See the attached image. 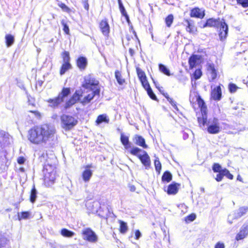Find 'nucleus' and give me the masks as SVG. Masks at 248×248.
Masks as SVG:
<instances>
[{"label": "nucleus", "mask_w": 248, "mask_h": 248, "mask_svg": "<svg viewBox=\"0 0 248 248\" xmlns=\"http://www.w3.org/2000/svg\"><path fill=\"white\" fill-rule=\"evenodd\" d=\"M98 80H96L92 75H88L85 76L82 85L85 89L93 90L95 88V86L98 85Z\"/></svg>", "instance_id": "obj_4"}, {"label": "nucleus", "mask_w": 248, "mask_h": 248, "mask_svg": "<svg viewBox=\"0 0 248 248\" xmlns=\"http://www.w3.org/2000/svg\"><path fill=\"white\" fill-rule=\"evenodd\" d=\"M6 44L7 47L11 46L15 41L14 37L11 34H7L5 36Z\"/></svg>", "instance_id": "obj_34"}, {"label": "nucleus", "mask_w": 248, "mask_h": 248, "mask_svg": "<svg viewBox=\"0 0 248 248\" xmlns=\"http://www.w3.org/2000/svg\"><path fill=\"white\" fill-rule=\"evenodd\" d=\"M207 70L211 79H215L217 77V71L215 68L214 65L212 63H208Z\"/></svg>", "instance_id": "obj_22"}, {"label": "nucleus", "mask_w": 248, "mask_h": 248, "mask_svg": "<svg viewBox=\"0 0 248 248\" xmlns=\"http://www.w3.org/2000/svg\"><path fill=\"white\" fill-rule=\"evenodd\" d=\"M141 233L139 230H137L135 232V237L136 239H139L141 236Z\"/></svg>", "instance_id": "obj_64"}, {"label": "nucleus", "mask_w": 248, "mask_h": 248, "mask_svg": "<svg viewBox=\"0 0 248 248\" xmlns=\"http://www.w3.org/2000/svg\"><path fill=\"white\" fill-rule=\"evenodd\" d=\"M115 77L119 85H122L124 83L125 79L122 77L121 73L119 71L116 70L115 71Z\"/></svg>", "instance_id": "obj_28"}, {"label": "nucleus", "mask_w": 248, "mask_h": 248, "mask_svg": "<svg viewBox=\"0 0 248 248\" xmlns=\"http://www.w3.org/2000/svg\"><path fill=\"white\" fill-rule=\"evenodd\" d=\"M71 68V65L70 63H63L60 70L61 75H63L68 70Z\"/></svg>", "instance_id": "obj_36"}, {"label": "nucleus", "mask_w": 248, "mask_h": 248, "mask_svg": "<svg viewBox=\"0 0 248 248\" xmlns=\"http://www.w3.org/2000/svg\"><path fill=\"white\" fill-rule=\"evenodd\" d=\"M61 24L63 27V31L65 32L66 34H68L69 33V29L68 26L66 24L64 20H62L61 21Z\"/></svg>", "instance_id": "obj_53"}, {"label": "nucleus", "mask_w": 248, "mask_h": 248, "mask_svg": "<svg viewBox=\"0 0 248 248\" xmlns=\"http://www.w3.org/2000/svg\"><path fill=\"white\" fill-rule=\"evenodd\" d=\"M196 215L194 214H192L188 216H187L186 218V221H193L196 218Z\"/></svg>", "instance_id": "obj_57"}, {"label": "nucleus", "mask_w": 248, "mask_h": 248, "mask_svg": "<svg viewBox=\"0 0 248 248\" xmlns=\"http://www.w3.org/2000/svg\"><path fill=\"white\" fill-rule=\"evenodd\" d=\"M133 140L136 144L142 147L143 148H147V145L145 143V140L141 136L136 135L134 136Z\"/></svg>", "instance_id": "obj_19"}, {"label": "nucleus", "mask_w": 248, "mask_h": 248, "mask_svg": "<svg viewBox=\"0 0 248 248\" xmlns=\"http://www.w3.org/2000/svg\"><path fill=\"white\" fill-rule=\"evenodd\" d=\"M77 64L80 70H84L87 64V59L83 57L78 58L77 62Z\"/></svg>", "instance_id": "obj_21"}, {"label": "nucleus", "mask_w": 248, "mask_h": 248, "mask_svg": "<svg viewBox=\"0 0 248 248\" xmlns=\"http://www.w3.org/2000/svg\"><path fill=\"white\" fill-rule=\"evenodd\" d=\"M154 164L155 170L159 173L161 169V164L157 158L155 159Z\"/></svg>", "instance_id": "obj_45"}, {"label": "nucleus", "mask_w": 248, "mask_h": 248, "mask_svg": "<svg viewBox=\"0 0 248 248\" xmlns=\"http://www.w3.org/2000/svg\"><path fill=\"white\" fill-rule=\"evenodd\" d=\"M215 248H225V246L223 243L219 242L216 244Z\"/></svg>", "instance_id": "obj_62"}, {"label": "nucleus", "mask_w": 248, "mask_h": 248, "mask_svg": "<svg viewBox=\"0 0 248 248\" xmlns=\"http://www.w3.org/2000/svg\"><path fill=\"white\" fill-rule=\"evenodd\" d=\"M218 173H218L216 177L215 178V179L217 180V181L220 182L222 180V179L223 177V175L222 174V171L218 172Z\"/></svg>", "instance_id": "obj_58"}, {"label": "nucleus", "mask_w": 248, "mask_h": 248, "mask_svg": "<svg viewBox=\"0 0 248 248\" xmlns=\"http://www.w3.org/2000/svg\"><path fill=\"white\" fill-rule=\"evenodd\" d=\"M83 4L84 6V8L85 9H86L87 11L89 10V5L88 4V0H84L83 1Z\"/></svg>", "instance_id": "obj_61"}, {"label": "nucleus", "mask_w": 248, "mask_h": 248, "mask_svg": "<svg viewBox=\"0 0 248 248\" xmlns=\"http://www.w3.org/2000/svg\"><path fill=\"white\" fill-rule=\"evenodd\" d=\"M141 151H142V150L140 149L138 147H133L130 150V153L138 157L139 153Z\"/></svg>", "instance_id": "obj_49"}, {"label": "nucleus", "mask_w": 248, "mask_h": 248, "mask_svg": "<svg viewBox=\"0 0 248 248\" xmlns=\"http://www.w3.org/2000/svg\"><path fill=\"white\" fill-rule=\"evenodd\" d=\"M220 27L219 36L220 40L223 41L226 38L228 34V25L224 22L221 23Z\"/></svg>", "instance_id": "obj_12"}, {"label": "nucleus", "mask_w": 248, "mask_h": 248, "mask_svg": "<svg viewBox=\"0 0 248 248\" xmlns=\"http://www.w3.org/2000/svg\"><path fill=\"white\" fill-rule=\"evenodd\" d=\"M221 90L220 86H217L212 91L211 96L213 99L219 100L221 98Z\"/></svg>", "instance_id": "obj_16"}, {"label": "nucleus", "mask_w": 248, "mask_h": 248, "mask_svg": "<svg viewBox=\"0 0 248 248\" xmlns=\"http://www.w3.org/2000/svg\"><path fill=\"white\" fill-rule=\"evenodd\" d=\"M107 211L109 214V215H108V214H107L106 216L101 215L100 213H99L98 215L101 216L102 217L106 218V219H107L109 217H111V215H112V216H114L113 213L112 212H111L108 208H107Z\"/></svg>", "instance_id": "obj_60"}, {"label": "nucleus", "mask_w": 248, "mask_h": 248, "mask_svg": "<svg viewBox=\"0 0 248 248\" xmlns=\"http://www.w3.org/2000/svg\"><path fill=\"white\" fill-rule=\"evenodd\" d=\"M61 234L65 237H72L75 233L67 229H62L61 232Z\"/></svg>", "instance_id": "obj_31"}, {"label": "nucleus", "mask_w": 248, "mask_h": 248, "mask_svg": "<svg viewBox=\"0 0 248 248\" xmlns=\"http://www.w3.org/2000/svg\"><path fill=\"white\" fill-rule=\"evenodd\" d=\"M31 215V212L30 211L22 212L18 214V217L19 220L24 219H26L30 217Z\"/></svg>", "instance_id": "obj_37"}, {"label": "nucleus", "mask_w": 248, "mask_h": 248, "mask_svg": "<svg viewBox=\"0 0 248 248\" xmlns=\"http://www.w3.org/2000/svg\"><path fill=\"white\" fill-rule=\"evenodd\" d=\"M140 81L142 84V86L145 89V90H147L151 88V87L149 84V82H148V81L147 80V78H145V79H144L143 80H141Z\"/></svg>", "instance_id": "obj_51"}, {"label": "nucleus", "mask_w": 248, "mask_h": 248, "mask_svg": "<svg viewBox=\"0 0 248 248\" xmlns=\"http://www.w3.org/2000/svg\"><path fill=\"white\" fill-rule=\"evenodd\" d=\"M63 63H70L69 53L67 51H64L62 55Z\"/></svg>", "instance_id": "obj_47"}, {"label": "nucleus", "mask_w": 248, "mask_h": 248, "mask_svg": "<svg viewBox=\"0 0 248 248\" xmlns=\"http://www.w3.org/2000/svg\"><path fill=\"white\" fill-rule=\"evenodd\" d=\"M91 93H93L94 96L95 95H99L100 93V90L96 88V86H95V88L94 89H93V90H91Z\"/></svg>", "instance_id": "obj_59"}, {"label": "nucleus", "mask_w": 248, "mask_h": 248, "mask_svg": "<svg viewBox=\"0 0 248 248\" xmlns=\"http://www.w3.org/2000/svg\"><path fill=\"white\" fill-rule=\"evenodd\" d=\"M202 62V56L199 55H192L188 60L189 68L192 69L199 65Z\"/></svg>", "instance_id": "obj_10"}, {"label": "nucleus", "mask_w": 248, "mask_h": 248, "mask_svg": "<svg viewBox=\"0 0 248 248\" xmlns=\"http://www.w3.org/2000/svg\"><path fill=\"white\" fill-rule=\"evenodd\" d=\"M25 161V159L23 157L20 156V157H18L17 159V162L19 164H24Z\"/></svg>", "instance_id": "obj_63"}, {"label": "nucleus", "mask_w": 248, "mask_h": 248, "mask_svg": "<svg viewBox=\"0 0 248 248\" xmlns=\"http://www.w3.org/2000/svg\"><path fill=\"white\" fill-rule=\"evenodd\" d=\"M109 119L106 114H102L97 117L96 120V123L97 125H99L103 122L108 124L109 123Z\"/></svg>", "instance_id": "obj_26"}, {"label": "nucleus", "mask_w": 248, "mask_h": 248, "mask_svg": "<svg viewBox=\"0 0 248 248\" xmlns=\"http://www.w3.org/2000/svg\"><path fill=\"white\" fill-rule=\"evenodd\" d=\"M221 130L218 120L214 118L213 120L208 122V126L207 128L208 132L212 134L218 133Z\"/></svg>", "instance_id": "obj_7"}, {"label": "nucleus", "mask_w": 248, "mask_h": 248, "mask_svg": "<svg viewBox=\"0 0 248 248\" xmlns=\"http://www.w3.org/2000/svg\"><path fill=\"white\" fill-rule=\"evenodd\" d=\"M143 154L139 155L138 158L140 160L142 164L145 167L146 169H149L151 166L150 158L147 152L145 151H142Z\"/></svg>", "instance_id": "obj_11"}, {"label": "nucleus", "mask_w": 248, "mask_h": 248, "mask_svg": "<svg viewBox=\"0 0 248 248\" xmlns=\"http://www.w3.org/2000/svg\"><path fill=\"white\" fill-rule=\"evenodd\" d=\"M248 234V224H244L239 233L236 236V239L240 240L245 238Z\"/></svg>", "instance_id": "obj_14"}, {"label": "nucleus", "mask_w": 248, "mask_h": 248, "mask_svg": "<svg viewBox=\"0 0 248 248\" xmlns=\"http://www.w3.org/2000/svg\"><path fill=\"white\" fill-rule=\"evenodd\" d=\"M173 21V16L172 15H169L165 19L166 25L170 27Z\"/></svg>", "instance_id": "obj_44"}, {"label": "nucleus", "mask_w": 248, "mask_h": 248, "mask_svg": "<svg viewBox=\"0 0 248 248\" xmlns=\"http://www.w3.org/2000/svg\"><path fill=\"white\" fill-rule=\"evenodd\" d=\"M8 241L4 235L0 233V248H6Z\"/></svg>", "instance_id": "obj_29"}, {"label": "nucleus", "mask_w": 248, "mask_h": 248, "mask_svg": "<svg viewBox=\"0 0 248 248\" xmlns=\"http://www.w3.org/2000/svg\"><path fill=\"white\" fill-rule=\"evenodd\" d=\"M248 211V208L246 207H241L233 213L229 215L228 217V221L230 224H232L234 219H237L244 215Z\"/></svg>", "instance_id": "obj_8"}, {"label": "nucleus", "mask_w": 248, "mask_h": 248, "mask_svg": "<svg viewBox=\"0 0 248 248\" xmlns=\"http://www.w3.org/2000/svg\"><path fill=\"white\" fill-rule=\"evenodd\" d=\"M198 121L201 127L202 126H204L207 122L206 113H202V117H198Z\"/></svg>", "instance_id": "obj_38"}, {"label": "nucleus", "mask_w": 248, "mask_h": 248, "mask_svg": "<svg viewBox=\"0 0 248 248\" xmlns=\"http://www.w3.org/2000/svg\"><path fill=\"white\" fill-rule=\"evenodd\" d=\"M93 93H90L87 95L85 96L83 98H82L81 103L83 104V105L89 103L93 99Z\"/></svg>", "instance_id": "obj_32"}, {"label": "nucleus", "mask_w": 248, "mask_h": 248, "mask_svg": "<svg viewBox=\"0 0 248 248\" xmlns=\"http://www.w3.org/2000/svg\"><path fill=\"white\" fill-rule=\"evenodd\" d=\"M186 22L187 24L186 27V31L189 32H193L195 30V27L193 24L188 20H186Z\"/></svg>", "instance_id": "obj_40"}, {"label": "nucleus", "mask_w": 248, "mask_h": 248, "mask_svg": "<svg viewBox=\"0 0 248 248\" xmlns=\"http://www.w3.org/2000/svg\"><path fill=\"white\" fill-rule=\"evenodd\" d=\"M212 169L215 172H220L223 170L221 169V166L218 163H214Z\"/></svg>", "instance_id": "obj_48"}, {"label": "nucleus", "mask_w": 248, "mask_h": 248, "mask_svg": "<svg viewBox=\"0 0 248 248\" xmlns=\"http://www.w3.org/2000/svg\"><path fill=\"white\" fill-rule=\"evenodd\" d=\"M128 228L127 226V224L123 221H120V232L121 233H124L127 231Z\"/></svg>", "instance_id": "obj_43"}, {"label": "nucleus", "mask_w": 248, "mask_h": 248, "mask_svg": "<svg viewBox=\"0 0 248 248\" xmlns=\"http://www.w3.org/2000/svg\"><path fill=\"white\" fill-rule=\"evenodd\" d=\"M56 129L52 125L44 124L36 126L29 131L28 139L34 144L47 143L55 138Z\"/></svg>", "instance_id": "obj_1"}, {"label": "nucleus", "mask_w": 248, "mask_h": 248, "mask_svg": "<svg viewBox=\"0 0 248 248\" xmlns=\"http://www.w3.org/2000/svg\"><path fill=\"white\" fill-rule=\"evenodd\" d=\"M166 98L167 99L168 101L170 103V104L172 105V106L174 108L178 110V108L176 106V102L173 100V99L171 98H170L169 96H165Z\"/></svg>", "instance_id": "obj_56"}, {"label": "nucleus", "mask_w": 248, "mask_h": 248, "mask_svg": "<svg viewBox=\"0 0 248 248\" xmlns=\"http://www.w3.org/2000/svg\"><path fill=\"white\" fill-rule=\"evenodd\" d=\"M82 95L80 91H76L73 94V96L66 102L65 104V108H68L75 104L78 101H80L82 100Z\"/></svg>", "instance_id": "obj_9"}, {"label": "nucleus", "mask_w": 248, "mask_h": 248, "mask_svg": "<svg viewBox=\"0 0 248 248\" xmlns=\"http://www.w3.org/2000/svg\"><path fill=\"white\" fill-rule=\"evenodd\" d=\"M195 100L198 102L199 107L201 108L202 113H206V108L204 101L200 96H195Z\"/></svg>", "instance_id": "obj_25"}, {"label": "nucleus", "mask_w": 248, "mask_h": 248, "mask_svg": "<svg viewBox=\"0 0 248 248\" xmlns=\"http://www.w3.org/2000/svg\"><path fill=\"white\" fill-rule=\"evenodd\" d=\"M180 186L177 183H174L170 185L167 189V193L169 195L176 194L178 191V187Z\"/></svg>", "instance_id": "obj_20"}, {"label": "nucleus", "mask_w": 248, "mask_h": 248, "mask_svg": "<svg viewBox=\"0 0 248 248\" xmlns=\"http://www.w3.org/2000/svg\"><path fill=\"white\" fill-rule=\"evenodd\" d=\"M89 166H87L86 167V169L84 170V171L82 173V178L83 180L85 182H88L91 176H92L93 172L91 170H90L89 169Z\"/></svg>", "instance_id": "obj_23"}, {"label": "nucleus", "mask_w": 248, "mask_h": 248, "mask_svg": "<svg viewBox=\"0 0 248 248\" xmlns=\"http://www.w3.org/2000/svg\"><path fill=\"white\" fill-rule=\"evenodd\" d=\"M55 179V171H52L51 172L45 173L44 176V181L46 183H47L48 185H50L53 184Z\"/></svg>", "instance_id": "obj_13"}, {"label": "nucleus", "mask_w": 248, "mask_h": 248, "mask_svg": "<svg viewBox=\"0 0 248 248\" xmlns=\"http://www.w3.org/2000/svg\"><path fill=\"white\" fill-rule=\"evenodd\" d=\"M146 91L147 92L148 95L150 96V97L151 99H152L153 100H156L157 99L156 96H155V94L153 92L151 88L147 90Z\"/></svg>", "instance_id": "obj_50"}, {"label": "nucleus", "mask_w": 248, "mask_h": 248, "mask_svg": "<svg viewBox=\"0 0 248 248\" xmlns=\"http://www.w3.org/2000/svg\"><path fill=\"white\" fill-rule=\"evenodd\" d=\"M121 141L126 149L131 148V143L129 142L128 137L122 134L121 136Z\"/></svg>", "instance_id": "obj_27"}, {"label": "nucleus", "mask_w": 248, "mask_h": 248, "mask_svg": "<svg viewBox=\"0 0 248 248\" xmlns=\"http://www.w3.org/2000/svg\"><path fill=\"white\" fill-rule=\"evenodd\" d=\"M118 4L119 6L120 10L123 16H125L127 18H128V15L126 12L125 8L122 3L121 0H118Z\"/></svg>", "instance_id": "obj_41"}, {"label": "nucleus", "mask_w": 248, "mask_h": 248, "mask_svg": "<svg viewBox=\"0 0 248 248\" xmlns=\"http://www.w3.org/2000/svg\"><path fill=\"white\" fill-rule=\"evenodd\" d=\"M83 238L90 242H97L98 237L90 228H86L82 231Z\"/></svg>", "instance_id": "obj_6"}, {"label": "nucleus", "mask_w": 248, "mask_h": 248, "mask_svg": "<svg viewBox=\"0 0 248 248\" xmlns=\"http://www.w3.org/2000/svg\"><path fill=\"white\" fill-rule=\"evenodd\" d=\"M222 174L224 176H226L229 179L232 180L233 179V175L230 173V171L226 169H224L221 171Z\"/></svg>", "instance_id": "obj_46"}, {"label": "nucleus", "mask_w": 248, "mask_h": 248, "mask_svg": "<svg viewBox=\"0 0 248 248\" xmlns=\"http://www.w3.org/2000/svg\"><path fill=\"white\" fill-rule=\"evenodd\" d=\"M37 190L35 187V186H33L31 191V194H30V201L31 203H34L37 197Z\"/></svg>", "instance_id": "obj_35"}, {"label": "nucleus", "mask_w": 248, "mask_h": 248, "mask_svg": "<svg viewBox=\"0 0 248 248\" xmlns=\"http://www.w3.org/2000/svg\"><path fill=\"white\" fill-rule=\"evenodd\" d=\"M159 71L168 76H170L171 74L170 73V70L166 66L163 64H159L158 65Z\"/></svg>", "instance_id": "obj_30"}, {"label": "nucleus", "mask_w": 248, "mask_h": 248, "mask_svg": "<svg viewBox=\"0 0 248 248\" xmlns=\"http://www.w3.org/2000/svg\"><path fill=\"white\" fill-rule=\"evenodd\" d=\"M58 5L61 7L63 11L66 12L67 13H70L71 11V10L68 7L61 1L58 2Z\"/></svg>", "instance_id": "obj_42"}, {"label": "nucleus", "mask_w": 248, "mask_h": 248, "mask_svg": "<svg viewBox=\"0 0 248 248\" xmlns=\"http://www.w3.org/2000/svg\"><path fill=\"white\" fill-rule=\"evenodd\" d=\"M61 126L65 130H69L78 124V120L74 117L63 114L61 116Z\"/></svg>", "instance_id": "obj_2"}, {"label": "nucleus", "mask_w": 248, "mask_h": 248, "mask_svg": "<svg viewBox=\"0 0 248 248\" xmlns=\"http://www.w3.org/2000/svg\"><path fill=\"white\" fill-rule=\"evenodd\" d=\"M172 179V175L168 171H165L162 176V181L163 182H169Z\"/></svg>", "instance_id": "obj_33"}, {"label": "nucleus", "mask_w": 248, "mask_h": 248, "mask_svg": "<svg viewBox=\"0 0 248 248\" xmlns=\"http://www.w3.org/2000/svg\"><path fill=\"white\" fill-rule=\"evenodd\" d=\"M221 23L219 20L214 19L213 18H210L206 21V22L203 26V28L206 27H217L220 26Z\"/></svg>", "instance_id": "obj_18"}, {"label": "nucleus", "mask_w": 248, "mask_h": 248, "mask_svg": "<svg viewBox=\"0 0 248 248\" xmlns=\"http://www.w3.org/2000/svg\"><path fill=\"white\" fill-rule=\"evenodd\" d=\"M99 27L103 35L105 36L108 35L109 33V26L106 19L101 21L99 24Z\"/></svg>", "instance_id": "obj_15"}, {"label": "nucleus", "mask_w": 248, "mask_h": 248, "mask_svg": "<svg viewBox=\"0 0 248 248\" xmlns=\"http://www.w3.org/2000/svg\"><path fill=\"white\" fill-rule=\"evenodd\" d=\"M190 16L191 17L202 18L204 16V13L203 11H202L199 8H195L191 10Z\"/></svg>", "instance_id": "obj_17"}, {"label": "nucleus", "mask_w": 248, "mask_h": 248, "mask_svg": "<svg viewBox=\"0 0 248 248\" xmlns=\"http://www.w3.org/2000/svg\"><path fill=\"white\" fill-rule=\"evenodd\" d=\"M28 116L31 119L32 121H33L34 120L40 119L42 115L39 111L37 110H31L29 111Z\"/></svg>", "instance_id": "obj_24"}, {"label": "nucleus", "mask_w": 248, "mask_h": 248, "mask_svg": "<svg viewBox=\"0 0 248 248\" xmlns=\"http://www.w3.org/2000/svg\"><path fill=\"white\" fill-rule=\"evenodd\" d=\"M12 142V137L4 131H0V149L10 145Z\"/></svg>", "instance_id": "obj_5"}, {"label": "nucleus", "mask_w": 248, "mask_h": 248, "mask_svg": "<svg viewBox=\"0 0 248 248\" xmlns=\"http://www.w3.org/2000/svg\"><path fill=\"white\" fill-rule=\"evenodd\" d=\"M136 71L137 73V75L138 76V78H139L140 80H143L147 78L145 73L139 67H137Z\"/></svg>", "instance_id": "obj_39"}, {"label": "nucleus", "mask_w": 248, "mask_h": 248, "mask_svg": "<svg viewBox=\"0 0 248 248\" xmlns=\"http://www.w3.org/2000/svg\"><path fill=\"white\" fill-rule=\"evenodd\" d=\"M70 93V90L69 88H63L58 97L54 99H49L47 100V102L49 104L50 106L56 107L63 101L64 98L67 96Z\"/></svg>", "instance_id": "obj_3"}, {"label": "nucleus", "mask_w": 248, "mask_h": 248, "mask_svg": "<svg viewBox=\"0 0 248 248\" xmlns=\"http://www.w3.org/2000/svg\"><path fill=\"white\" fill-rule=\"evenodd\" d=\"M238 4L242 5L244 8L248 7V0H236Z\"/></svg>", "instance_id": "obj_54"}, {"label": "nucleus", "mask_w": 248, "mask_h": 248, "mask_svg": "<svg viewBox=\"0 0 248 248\" xmlns=\"http://www.w3.org/2000/svg\"><path fill=\"white\" fill-rule=\"evenodd\" d=\"M202 75V72L200 69H197L194 73L193 76L196 79H198L201 78Z\"/></svg>", "instance_id": "obj_55"}, {"label": "nucleus", "mask_w": 248, "mask_h": 248, "mask_svg": "<svg viewBox=\"0 0 248 248\" xmlns=\"http://www.w3.org/2000/svg\"><path fill=\"white\" fill-rule=\"evenodd\" d=\"M238 88V87L233 83H230L229 85V89L231 93H235Z\"/></svg>", "instance_id": "obj_52"}]
</instances>
